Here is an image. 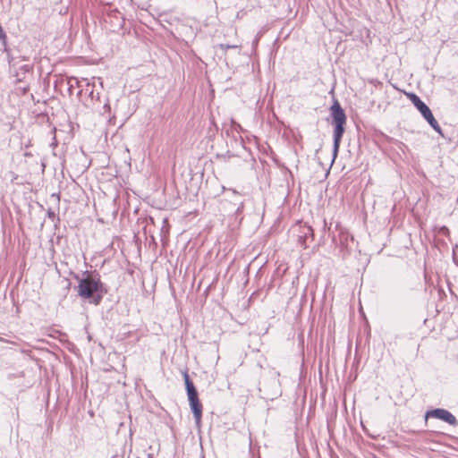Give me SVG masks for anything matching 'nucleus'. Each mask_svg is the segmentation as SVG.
<instances>
[{
	"label": "nucleus",
	"instance_id": "1",
	"mask_svg": "<svg viewBox=\"0 0 458 458\" xmlns=\"http://www.w3.org/2000/svg\"><path fill=\"white\" fill-rule=\"evenodd\" d=\"M330 112L334 125V156L335 157L345 131L344 125L346 123V114L336 99L334 100V103L330 107Z\"/></svg>",
	"mask_w": 458,
	"mask_h": 458
},
{
	"label": "nucleus",
	"instance_id": "2",
	"mask_svg": "<svg viewBox=\"0 0 458 458\" xmlns=\"http://www.w3.org/2000/svg\"><path fill=\"white\" fill-rule=\"evenodd\" d=\"M102 286V283L98 277L88 275L86 277L80 280L77 292L79 296L83 299H92L91 302L97 305L100 302L102 295L98 294L96 296L95 293L100 292Z\"/></svg>",
	"mask_w": 458,
	"mask_h": 458
},
{
	"label": "nucleus",
	"instance_id": "3",
	"mask_svg": "<svg viewBox=\"0 0 458 458\" xmlns=\"http://www.w3.org/2000/svg\"><path fill=\"white\" fill-rule=\"evenodd\" d=\"M183 377L186 386L188 399L190 402V406L193 412L195 422L197 425H199L202 416V404L199 400L198 392L186 371L183 373Z\"/></svg>",
	"mask_w": 458,
	"mask_h": 458
},
{
	"label": "nucleus",
	"instance_id": "4",
	"mask_svg": "<svg viewBox=\"0 0 458 458\" xmlns=\"http://www.w3.org/2000/svg\"><path fill=\"white\" fill-rule=\"evenodd\" d=\"M428 418L438 419L452 426L458 424L455 416L453 415L449 411L442 408L428 411L425 414V419L427 420Z\"/></svg>",
	"mask_w": 458,
	"mask_h": 458
},
{
	"label": "nucleus",
	"instance_id": "5",
	"mask_svg": "<svg viewBox=\"0 0 458 458\" xmlns=\"http://www.w3.org/2000/svg\"><path fill=\"white\" fill-rule=\"evenodd\" d=\"M423 118L429 123V125L437 131L438 134L443 135L442 129L438 124L437 121L435 119L431 110L429 107L424 104L421 107L418 109Z\"/></svg>",
	"mask_w": 458,
	"mask_h": 458
},
{
	"label": "nucleus",
	"instance_id": "6",
	"mask_svg": "<svg viewBox=\"0 0 458 458\" xmlns=\"http://www.w3.org/2000/svg\"><path fill=\"white\" fill-rule=\"evenodd\" d=\"M408 97L411 103L416 106L417 109L421 107L425 103L414 93L408 94Z\"/></svg>",
	"mask_w": 458,
	"mask_h": 458
},
{
	"label": "nucleus",
	"instance_id": "7",
	"mask_svg": "<svg viewBox=\"0 0 458 458\" xmlns=\"http://www.w3.org/2000/svg\"><path fill=\"white\" fill-rule=\"evenodd\" d=\"M309 235L312 237L313 230L310 226H305L303 228V236H300V239H299L300 243L301 244V246L304 249H306L307 246L305 245L304 242H302V238L306 239Z\"/></svg>",
	"mask_w": 458,
	"mask_h": 458
},
{
	"label": "nucleus",
	"instance_id": "8",
	"mask_svg": "<svg viewBox=\"0 0 458 458\" xmlns=\"http://www.w3.org/2000/svg\"><path fill=\"white\" fill-rule=\"evenodd\" d=\"M218 47L223 50V51H226L228 49H234V48H240L241 47V45H228V44H219L218 45Z\"/></svg>",
	"mask_w": 458,
	"mask_h": 458
},
{
	"label": "nucleus",
	"instance_id": "9",
	"mask_svg": "<svg viewBox=\"0 0 458 458\" xmlns=\"http://www.w3.org/2000/svg\"><path fill=\"white\" fill-rule=\"evenodd\" d=\"M258 42H259V38H257L254 40L253 45H254V46H257Z\"/></svg>",
	"mask_w": 458,
	"mask_h": 458
},
{
	"label": "nucleus",
	"instance_id": "10",
	"mask_svg": "<svg viewBox=\"0 0 458 458\" xmlns=\"http://www.w3.org/2000/svg\"><path fill=\"white\" fill-rule=\"evenodd\" d=\"M230 191H231L233 194H238L237 191H235V190H232V189H230Z\"/></svg>",
	"mask_w": 458,
	"mask_h": 458
},
{
	"label": "nucleus",
	"instance_id": "11",
	"mask_svg": "<svg viewBox=\"0 0 458 458\" xmlns=\"http://www.w3.org/2000/svg\"><path fill=\"white\" fill-rule=\"evenodd\" d=\"M104 107H105V108H108V109H110V106H109V105H108V104H105V106H104Z\"/></svg>",
	"mask_w": 458,
	"mask_h": 458
}]
</instances>
